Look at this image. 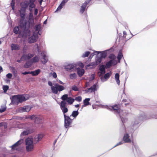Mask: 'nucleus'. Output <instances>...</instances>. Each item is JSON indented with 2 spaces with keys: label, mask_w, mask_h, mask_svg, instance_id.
<instances>
[{
  "label": "nucleus",
  "mask_w": 157,
  "mask_h": 157,
  "mask_svg": "<svg viewBox=\"0 0 157 157\" xmlns=\"http://www.w3.org/2000/svg\"><path fill=\"white\" fill-rule=\"evenodd\" d=\"M20 18L19 20L20 26L23 28L22 33L19 36L23 38H26L31 34V32L29 29L30 25L34 23V18L32 13L30 12L28 15V20L27 16H26L25 11L23 9L19 10Z\"/></svg>",
  "instance_id": "obj_1"
},
{
  "label": "nucleus",
  "mask_w": 157,
  "mask_h": 157,
  "mask_svg": "<svg viewBox=\"0 0 157 157\" xmlns=\"http://www.w3.org/2000/svg\"><path fill=\"white\" fill-rule=\"evenodd\" d=\"M142 118V117L136 118L130 127L125 128V132L123 138L124 141L127 143L131 142L132 137L130 133H132L134 130L137 127V125L141 122Z\"/></svg>",
  "instance_id": "obj_2"
},
{
  "label": "nucleus",
  "mask_w": 157,
  "mask_h": 157,
  "mask_svg": "<svg viewBox=\"0 0 157 157\" xmlns=\"http://www.w3.org/2000/svg\"><path fill=\"white\" fill-rule=\"evenodd\" d=\"M105 108L111 110H114V113L119 116L123 123L127 121L128 119L125 116L127 115L126 113L124 112L123 110L120 109L118 105H116L113 106L106 105Z\"/></svg>",
  "instance_id": "obj_3"
},
{
  "label": "nucleus",
  "mask_w": 157,
  "mask_h": 157,
  "mask_svg": "<svg viewBox=\"0 0 157 157\" xmlns=\"http://www.w3.org/2000/svg\"><path fill=\"white\" fill-rule=\"evenodd\" d=\"M29 97V95H14L12 97V102L14 104H17L28 99Z\"/></svg>",
  "instance_id": "obj_4"
},
{
  "label": "nucleus",
  "mask_w": 157,
  "mask_h": 157,
  "mask_svg": "<svg viewBox=\"0 0 157 157\" xmlns=\"http://www.w3.org/2000/svg\"><path fill=\"white\" fill-rule=\"evenodd\" d=\"M26 147L28 151L33 150L34 147L33 139L30 137H28L25 140Z\"/></svg>",
  "instance_id": "obj_5"
},
{
  "label": "nucleus",
  "mask_w": 157,
  "mask_h": 157,
  "mask_svg": "<svg viewBox=\"0 0 157 157\" xmlns=\"http://www.w3.org/2000/svg\"><path fill=\"white\" fill-rule=\"evenodd\" d=\"M23 142V139H21L11 147L12 149L17 151H21L22 148L21 145Z\"/></svg>",
  "instance_id": "obj_6"
},
{
  "label": "nucleus",
  "mask_w": 157,
  "mask_h": 157,
  "mask_svg": "<svg viewBox=\"0 0 157 157\" xmlns=\"http://www.w3.org/2000/svg\"><path fill=\"white\" fill-rule=\"evenodd\" d=\"M65 89L64 87L61 85H59L58 83L54 84V86H52V92L55 94H57L58 92H60Z\"/></svg>",
  "instance_id": "obj_7"
},
{
  "label": "nucleus",
  "mask_w": 157,
  "mask_h": 157,
  "mask_svg": "<svg viewBox=\"0 0 157 157\" xmlns=\"http://www.w3.org/2000/svg\"><path fill=\"white\" fill-rule=\"evenodd\" d=\"M65 69L69 72H74L76 71V64L75 63H69L64 66Z\"/></svg>",
  "instance_id": "obj_8"
},
{
  "label": "nucleus",
  "mask_w": 157,
  "mask_h": 157,
  "mask_svg": "<svg viewBox=\"0 0 157 157\" xmlns=\"http://www.w3.org/2000/svg\"><path fill=\"white\" fill-rule=\"evenodd\" d=\"M40 57V61L42 64H45L48 62V56L46 52H42Z\"/></svg>",
  "instance_id": "obj_9"
},
{
  "label": "nucleus",
  "mask_w": 157,
  "mask_h": 157,
  "mask_svg": "<svg viewBox=\"0 0 157 157\" xmlns=\"http://www.w3.org/2000/svg\"><path fill=\"white\" fill-rule=\"evenodd\" d=\"M26 118H30L32 120H34L36 123L39 124L42 121V117L39 115H33L32 116H29Z\"/></svg>",
  "instance_id": "obj_10"
},
{
  "label": "nucleus",
  "mask_w": 157,
  "mask_h": 157,
  "mask_svg": "<svg viewBox=\"0 0 157 157\" xmlns=\"http://www.w3.org/2000/svg\"><path fill=\"white\" fill-rule=\"evenodd\" d=\"M98 88V85L96 84H95L91 86L90 87L87 88L83 91H84L85 94H90L97 91Z\"/></svg>",
  "instance_id": "obj_11"
},
{
  "label": "nucleus",
  "mask_w": 157,
  "mask_h": 157,
  "mask_svg": "<svg viewBox=\"0 0 157 157\" xmlns=\"http://www.w3.org/2000/svg\"><path fill=\"white\" fill-rule=\"evenodd\" d=\"M64 126L66 128H68L71 127V124L72 120L70 118V117L64 115Z\"/></svg>",
  "instance_id": "obj_12"
},
{
  "label": "nucleus",
  "mask_w": 157,
  "mask_h": 157,
  "mask_svg": "<svg viewBox=\"0 0 157 157\" xmlns=\"http://www.w3.org/2000/svg\"><path fill=\"white\" fill-rule=\"evenodd\" d=\"M38 38V33L36 31L34 32L32 36L28 39V42L29 43H32L35 42Z\"/></svg>",
  "instance_id": "obj_13"
},
{
  "label": "nucleus",
  "mask_w": 157,
  "mask_h": 157,
  "mask_svg": "<svg viewBox=\"0 0 157 157\" xmlns=\"http://www.w3.org/2000/svg\"><path fill=\"white\" fill-rule=\"evenodd\" d=\"M91 0H86L84 3L81 6V7L80 10V13H82L84 12L87 5L89 3Z\"/></svg>",
  "instance_id": "obj_14"
},
{
  "label": "nucleus",
  "mask_w": 157,
  "mask_h": 157,
  "mask_svg": "<svg viewBox=\"0 0 157 157\" xmlns=\"http://www.w3.org/2000/svg\"><path fill=\"white\" fill-rule=\"evenodd\" d=\"M35 0H30L29 2V4L28 8L30 12H33V9L35 8L36 5L34 4Z\"/></svg>",
  "instance_id": "obj_15"
},
{
  "label": "nucleus",
  "mask_w": 157,
  "mask_h": 157,
  "mask_svg": "<svg viewBox=\"0 0 157 157\" xmlns=\"http://www.w3.org/2000/svg\"><path fill=\"white\" fill-rule=\"evenodd\" d=\"M33 54L29 53L28 54H24L21 57V59L22 60H26L29 59L34 56Z\"/></svg>",
  "instance_id": "obj_16"
},
{
  "label": "nucleus",
  "mask_w": 157,
  "mask_h": 157,
  "mask_svg": "<svg viewBox=\"0 0 157 157\" xmlns=\"http://www.w3.org/2000/svg\"><path fill=\"white\" fill-rule=\"evenodd\" d=\"M31 109V107L29 105L25 106L22 107L20 108L19 109V111L20 112H29Z\"/></svg>",
  "instance_id": "obj_17"
},
{
  "label": "nucleus",
  "mask_w": 157,
  "mask_h": 157,
  "mask_svg": "<svg viewBox=\"0 0 157 157\" xmlns=\"http://www.w3.org/2000/svg\"><path fill=\"white\" fill-rule=\"evenodd\" d=\"M43 136L44 135L43 134H39L36 136L34 138V143H37L41 140Z\"/></svg>",
  "instance_id": "obj_18"
},
{
  "label": "nucleus",
  "mask_w": 157,
  "mask_h": 157,
  "mask_svg": "<svg viewBox=\"0 0 157 157\" xmlns=\"http://www.w3.org/2000/svg\"><path fill=\"white\" fill-rule=\"evenodd\" d=\"M105 66L104 65H101L99 68L100 71L98 72V74L99 76L105 73Z\"/></svg>",
  "instance_id": "obj_19"
},
{
  "label": "nucleus",
  "mask_w": 157,
  "mask_h": 157,
  "mask_svg": "<svg viewBox=\"0 0 157 157\" xmlns=\"http://www.w3.org/2000/svg\"><path fill=\"white\" fill-rule=\"evenodd\" d=\"M76 70H77V73L79 77L82 76L84 74L85 70L83 68L76 67Z\"/></svg>",
  "instance_id": "obj_20"
},
{
  "label": "nucleus",
  "mask_w": 157,
  "mask_h": 157,
  "mask_svg": "<svg viewBox=\"0 0 157 157\" xmlns=\"http://www.w3.org/2000/svg\"><path fill=\"white\" fill-rule=\"evenodd\" d=\"M117 63L116 61L112 59L106 63L105 67L106 68H109L112 65H115Z\"/></svg>",
  "instance_id": "obj_21"
},
{
  "label": "nucleus",
  "mask_w": 157,
  "mask_h": 157,
  "mask_svg": "<svg viewBox=\"0 0 157 157\" xmlns=\"http://www.w3.org/2000/svg\"><path fill=\"white\" fill-rule=\"evenodd\" d=\"M29 4V2L25 1L21 3V8L20 9H23L25 10L26 11V9L28 7Z\"/></svg>",
  "instance_id": "obj_22"
},
{
  "label": "nucleus",
  "mask_w": 157,
  "mask_h": 157,
  "mask_svg": "<svg viewBox=\"0 0 157 157\" xmlns=\"http://www.w3.org/2000/svg\"><path fill=\"white\" fill-rule=\"evenodd\" d=\"M11 50H19L20 47L17 44H11Z\"/></svg>",
  "instance_id": "obj_23"
},
{
  "label": "nucleus",
  "mask_w": 157,
  "mask_h": 157,
  "mask_svg": "<svg viewBox=\"0 0 157 157\" xmlns=\"http://www.w3.org/2000/svg\"><path fill=\"white\" fill-rule=\"evenodd\" d=\"M96 66L94 62H92L85 66L86 69H92L94 68Z\"/></svg>",
  "instance_id": "obj_24"
},
{
  "label": "nucleus",
  "mask_w": 157,
  "mask_h": 157,
  "mask_svg": "<svg viewBox=\"0 0 157 157\" xmlns=\"http://www.w3.org/2000/svg\"><path fill=\"white\" fill-rule=\"evenodd\" d=\"M102 60V59L99 56V54L98 55H97L95 59V61L94 62L96 66L101 63Z\"/></svg>",
  "instance_id": "obj_25"
},
{
  "label": "nucleus",
  "mask_w": 157,
  "mask_h": 157,
  "mask_svg": "<svg viewBox=\"0 0 157 157\" xmlns=\"http://www.w3.org/2000/svg\"><path fill=\"white\" fill-rule=\"evenodd\" d=\"M33 63L38 62L40 60V57L39 56H36L31 59Z\"/></svg>",
  "instance_id": "obj_26"
},
{
  "label": "nucleus",
  "mask_w": 157,
  "mask_h": 157,
  "mask_svg": "<svg viewBox=\"0 0 157 157\" xmlns=\"http://www.w3.org/2000/svg\"><path fill=\"white\" fill-rule=\"evenodd\" d=\"M120 75L118 73H116L115 75V78L116 81L118 85H120V81L119 80Z\"/></svg>",
  "instance_id": "obj_27"
},
{
  "label": "nucleus",
  "mask_w": 157,
  "mask_h": 157,
  "mask_svg": "<svg viewBox=\"0 0 157 157\" xmlns=\"http://www.w3.org/2000/svg\"><path fill=\"white\" fill-rule=\"evenodd\" d=\"M99 56L101 57L102 59V58H105L106 56V54L105 51L103 52H99Z\"/></svg>",
  "instance_id": "obj_28"
},
{
  "label": "nucleus",
  "mask_w": 157,
  "mask_h": 157,
  "mask_svg": "<svg viewBox=\"0 0 157 157\" xmlns=\"http://www.w3.org/2000/svg\"><path fill=\"white\" fill-rule=\"evenodd\" d=\"M40 71V70L39 69H38L35 71H31L30 74H32L33 76H36L38 75Z\"/></svg>",
  "instance_id": "obj_29"
},
{
  "label": "nucleus",
  "mask_w": 157,
  "mask_h": 157,
  "mask_svg": "<svg viewBox=\"0 0 157 157\" xmlns=\"http://www.w3.org/2000/svg\"><path fill=\"white\" fill-rule=\"evenodd\" d=\"M90 100V98H86L83 101L84 106H86L90 104L89 101Z\"/></svg>",
  "instance_id": "obj_30"
},
{
  "label": "nucleus",
  "mask_w": 157,
  "mask_h": 157,
  "mask_svg": "<svg viewBox=\"0 0 157 157\" xmlns=\"http://www.w3.org/2000/svg\"><path fill=\"white\" fill-rule=\"evenodd\" d=\"M78 109L77 111H73L71 114L70 115V117L72 116L75 118L79 114V113L78 111Z\"/></svg>",
  "instance_id": "obj_31"
},
{
  "label": "nucleus",
  "mask_w": 157,
  "mask_h": 157,
  "mask_svg": "<svg viewBox=\"0 0 157 157\" xmlns=\"http://www.w3.org/2000/svg\"><path fill=\"white\" fill-rule=\"evenodd\" d=\"M74 99L73 98L71 97H69L67 99V102L69 104L71 105L74 102Z\"/></svg>",
  "instance_id": "obj_32"
},
{
  "label": "nucleus",
  "mask_w": 157,
  "mask_h": 157,
  "mask_svg": "<svg viewBox=\"0 0 157 157\" xmlns=\"http://www.w3.org/2000/svg\"><path fill=\"white\" fill-rule=\"evenodd\" d=\"M33 62H32L31 60L30 61H28L24 65V67L25 68H28L30 67L32 64Z\"/></svg>",
  "instance_id": "obj_33"
},
{
  "label": "nucleus",
  "mask_w": 157,
  "mask_h": 157,
  "mask_svg": "<svg viewBox=\"0 0 157 157\" xmlns=\"http://www.w3.org/2000/svg\"><path fill=\"white\" fill-rule=\"evenodd\" d=\"M77 77V74L76 73L71 74L69 75V77L71 79H75Z\"/></svg>",
  "instance_id": "obj_34"
},
{
  "label": "nucleus",
  "mask_w": 157,
  "mask_h": 157,
  "mask_svg": "<svg viewBox=\"0 0 157 157\" xmlns=\"http://www.w3.org/2000/svg\"><path fill=\"white\" fill-rule=\"evenodd\" d=\"M31 132H29V131H24L22 132L20 136L22 137L28 135L29 133H31Z\"/></svg>",
  "instance_id": "obj_35"
},
{
  "label": "nucleus",
  "mask_w": 157,
  "mask_h": 157,
  "mask_svg": "<svg viewBox=\"0 0 157 157\" xmlns=\"http://www.w3.org/2000/svg\"><path fill=\"white\" fill-rule=\"evenodd\" d=\"M13 31L16 34H18L19 33V28L18 26H16L14 28Z\"/></svg>",
  "instance_id": "obj_36"
},
{
  "label": "nucleus",
  "mask_w": 157,
  "mask_h": 157,
  "mask_svg": "<svg viewBox=\"0 0 157 157\" xmlns=\"http://www.w3.org/2000/svg\"><path fill=\"white\" fill-rule=\"evenodd\" d=\"M41 28V25L40 24L36 25L35 26V29L36 31H38L37 32L38 33V34H39L40 35V34L39 33V31Z\"/></svg>",
  "instance_id": "obj_37"
},
{
  "label": "nucleus",
  "mask_w": 157,
  "mask_h": 157,
  "mask_svg": "<svg viewBox=\"0 0 157 157\" xmlns=\"http://www.w3.org/2000/svg\"><path fill=\"white\" fill-rule=\"evenodd\" d=\"M67 102L66 101H61L60 103V108H61L63 107H65L66 106Z\"/></svg>",
  "instance_id": "obj_38"
},
{
  "label": "nucleus",
  "mask_w": 157,
  "mask_h": 157,
  "mask_svg": "<svg viewBox=\"0 0 157 157\" xmlns=\"http://www.w3.org/2000/svg\"><path fill=\"white\" fill-rule=\"evenodd\" d=\"M12 71L15 77H16L17 75V71L14 67H11Z\"/></svg>",
  "instance_id": "obj_39"
},
{
  "label": "nucleus",
  "mask_w": 157,
  "mask_h": 157,
  "mask_svg": "<svg viewBox=\"0 0 157 157\" xmlns=\"http://www.w3.org/2000/svg\"><path fill=\"white\" fill-rule=\"evenodd\" d=\"M123 57V56L122 53L121 52H119L117 57L118 62L119 63L120 62V60Z\"/></svg>",
  "instance_id": "obj_40"
},
{
  "label": "nucleus",
  "mask_w": 157,
  "mask_h": 157,
  "mask_svg": "<svg viewBox=\"0 0 157 157\" xmlns=\"http://www.w3.org/2000/svg\"><path fill=\"white\" fill-rule=\"evenodd\" d=\"M62 110V112L63 114V115L65 114V113L68 112V110L67 108L66 107H64L61 108Z\"/></svg>",
  "instance_id": "obj_41"
},
{
  "label": "nucleus",
  "mask_w": 157,
  "mask_h": 157,
  "mask_svg": "<svg viewBox=\"0 0 157 157\" xmlns=\"http://www.w3.org/2000/svg\"><path fill=\"white\" fill-rule=\"evenodd\" d=\"M68 95L67 94H64L61 97V99L63 100V101H65L67 100V99L68 98Z\"/></svg>",
  "instance_id": "obj_42"
},
{
  "label": "nucleus",
  "mask_w": 157,
  "mask_h": 157,
  "mask_svg": "<svg viewBox=\"0 0 157 157\" xmlns=\"http://www.w3.org/2000/svg\"><path fill=\"white\" fill-rule=\"evenodd\" d=\"M90 53L89 52H86L85 53L83 54L82 55V57L83 58L87 57L89 56Z\"/></svg>",
  "instance_id": "obj_43"
},
{
  "label": "nucleus",
  "mask_w": 157,
  "mask_h": 157,
  "mask_svg": "<svg viewBox=\"0 0 157 157\" xmlns=\"http://www.w3.org/2000/svg\"><path fill=\"white\" fill-rule=\"evenodd\" d=\"M64 6L61 3L60 4V5L57 8V9L55 11V12H56L58 11H60L61 9Z\"/></svg>",
  "instance_id": "obj_44"
},
{
  "label": "nucleus",
  "mask_w": 157,
  "mask_h": 157,
  "mask_svg": "<svg viewBox=\"0 0 157 157\" xmlns=\"http://www.w3.org/2000/svg\"><path fill=\"white\" fill-rule=\"evenodd\" d=\"M99 52L97 51H94V52L93 53H91L90 57V58H92V57L95 55L97 54V55H98L99 54Z\"/></svg>",
  "instance_id": "obj_45"
},
{
  "label": "nucleus",
  "mask_w": 157,
  "mask_h": 157,
  "mask_svg": "<svg viewBox=\"0 0 157 157\" xmlns=\"http://www.w3.org/2000/svg\"><path fill=\"white\" fill-rule=\"evenodd\" d=\"M76 64V66L77 65L79 66L80 67V68H83L84 67V65L81 62H78Z\"/></svg>",
  "instance_id": "obj_46"
},
{
  "label": "nucleus",
  "mask_w": 157,
  "mask_h": 157,
  "mask_svg": "<svg viewBox=\"0 0 157 157\" xmlns=\"http://www.w3.org/2000/svg\"><path fill=\"white\" fill-rule=\"evenodd\" d=\"M3 89L4 93H6L9 89V87L7 86H4L3 87Z\"/></svg>",
  "instance_id": "obj_47"
},
{
  "label": "nucleus",
  "mask_w": 157,
  "mask_h": 157,
  "mask_svg": "<svg viewBox=\"0 0 157 157\" xmlns=\"http://www.w3.org/2000/svg\"><path fill=\"white\" fill-rule=\"evenodd\" d=\"M72 89L75 91H77L78 90V88L75 85L72 86Z\"/></svg>",
  "instance_id": "obj_48"
},
{
  "label": "nucleus",
  "mask_w": 157,
  "mask_h": 157,
  "mask_svg": "<svg viewBox=\"0 0 157 157\" xmlns=\"http://www.w3.org/2000/svg\"><path fill=\"white\" fill-rule=\"evenodd\" d=\"M82 97L81 96H78L75 98V100L78 101H80L82 100Z\"/></svg>",
  "instance_id": "obj_49"
},
{
  "label": "nucleus",
  "mask_w": 157,
  "mask_h": 157,
  "mask_svg": "<svg viewBox=\"0 0 157 157\" xmlns=\"http://www.w3.org/2000/svg\"><path fill=\"white\" fill-rule=\"evenodd\" d=\"M124 142L123 141H120V142H118V143H117L116 145L114 146L113 148H114L117 146L119 145H121L122 144H123L124 143Z\"/></svg>",
  "instance_id": "obj_50"
},
{
  "label": "nucleus",
  "mask_w": 157,
  "mask_h": 157,
  "mask_svg": "<svg viewBox=\"0 0 157 157\" xmlns=\"http://www.w3.org/2000/svg\"><path fill=\"white\" fill-rule=\"evenodd\" d=\"M107 79L105 78V77L103 76H101V81L102 82H104L105 81H106L107 80Z\"/></svg>",
  "instance_id": "obj_51"
},
{
  "label": "nucleus",
  "mask_w": 157,
  "mask_h": 157,
  "mask_svg": "<svg viewBox=\"0 0 157 157\" xmlns=\"http://www.w3.org/2000/svg\"><path fill=\"white\" fill-rule=\"evenodd\" d=\"M110 75L109 73H107L105 74L104 76L106 79H107L110 77Z\"/></svg>",
  "instance_id": "obj_52"
},
{
  "label": "nucleus",
  "mask_w": 157,
  "mask_h": 157,
  "mask_svg": "<svg viewBox=\"0 0 157 157\" xmlns=\"http://www.w3.org/2000/svg\"><path fill=\"white\" fill-rule=\"evenodd\" d=\"M6 77L9 78H11L12 77V75L11 74L9 73L6 75Z\"/></svg>",
  "instance_id": "obj_53"
},
{
  "label": "nucleus",
  "mask_w": 157,
  "mask_h": 157,
  "mask_svg": "<svg viewBox=\"0 0 157 157\" xmlns=\"http://www.w3.org/2000/svg\"><path fill=\"white\" fill-rule=\"evenodd\" d=\"M6 107H4L3 108H0V113H2L4 111H5L6 110Z\"/></svg>",
  "instance_id": "obj_54"
},
{
  "label": "nucleus",
  "mask_w": 157,
  "mask_h": 157,
  "mask_svg": "<svg viewBox=\"0 0 157 157\" xmlns=\"http://www.w3.org/2000/svg\"><path fill=\"white\" fill-rule=\"evenodd\" d=\"M69 0H63L62 2L61 3L64 6L65 3L67 2Z\"/></svg>",
  "instance_id": "obj_55"
},
{
  "label": "nucleus",
  "mask_w": 157,
  "mask_h": 157,
  "mask_svg": "<svg viewBox=\"0 0 157 157\" xmlns=\"http://www.w3.org/2000/svg\"><path fill=\"white\" fill-rule=\"evenodd\" d=\"M34 49L35 48V49H37L38 52H39V49L38 45V44H36L35 45V46H34Z\"/></svg>",
  "instance_id": "obj_56"
},
{
  "label": "nucleus",
  "mask_w": 157,
  "mask_h": 157,
  "mask_svg": "<svg viewBox=\"0 0 157 157\" xmlns=\"http://www.w3.org/2000/svg\"><path fill=\"white\" fill-rule=\"evenodd\" d=\"M52 76L54 78H56L57 77V74H56V72H53L52 74Z\"/></svg>",
  "instance_id": "obj_57"
},
{
  "label": "nucleus",
  "mask_w": 157,
  "mask_h": 157,
  "mask_svg": "<svg viewBox=\"0 0 157 157\" xmlns=\"http://www.w3.org/2000/svg\"><path fill=\"white\" fill-rule=\"evenodd\" d=\"M38 13V10L37 9H35L34 10V14L35 15H37Z\"/></svg>",
  "instance_id": "obj_58"
},
{
  "label": "nucleus",
  "mask_w": 157,
  "mask_h": 157,
  "mask_svg": "<svg viewBox=\"0 0 157 157\" xmlns=\"http://www.w3.org/2000/svg\"><path fill=\"white\" fill-rule=\"evenodd\" d=\"M48 84L49 86H51V89H52V86H54H54H53L52 85V83L50 82V81H49L48 82Z\"/></svg>",
  "instance_id": "obj_59"
},
{
  "label": "nucleus",
  "mask_w": 157,
  "mask_h": 157,
  "mask_svg": "<svg viewBox=\"0 0 157 157\" xmlns=\"http://www.w3.org/2000/svg\"><path fill=\"white\" fill-rule=\"evenodd\" d=\"M94 78H95V75H94V74H92L91 75V77H90V79L91 80H93V79Z\"/></svg>",
  "instance_id": "obj_60"
},
{
  "label": "nucleus",
  "mask_w": 157,
  "mask_h": 157,
  "mask_svg": "<svg viewBox=\"0 0 157 157\" xmlns=\"http://www.w3.org/2000/svg\"><path fill=\"white\" fill-rule=\"evenodd\" d=\"M22 74L23 75H27V74H30V72L29 71H28V72L25 71L24 72H23L22 73Z\"/></svg>",
  "instance_id": "obj_61"
},
{
  "label": "nucleus",
  "mask_w": 157,
  "mask_h": 157,
  "mask_svg": "<svg viewBox=\"0 0 157 157\" xmlns=\"http://www.w3.org/2000/svg\"><path fill=\"white\" fill-rule=\"evenodd\" d=\"M110 58H113V59L116 58V56L113 54H111L110 56Z\"/></svg>",
  "instance_id": "obj_62"
},
{
  "label": "nucleus",
  "mask_w": 157,
  "mask_h": 157,
  "mask_svg": "<svg viewBox=\"0 0 157 157\" xmlns=\"http://www.w3.org/2000/svg\"><path fill=\"white\" fill-rule=\"evenodd\" d=\"M60 84H63L64 83L61 81L60 80H58L57 81Z\"/></svg>",
  "instance_id": "obj_63"
},
{
  "label": "nucleus",
  "mask_w": 157,
  "mask_h": 157,
  "mask_svg": "<svg viewBox=\"0 0 157 157\" xmlns=\"http://www.w3.org/2000/svg\"><path fill=\"white\" fill-rule=\"evenodd\" d=\"M123 34H124L123 37H126L125 35H126V32L125 31H124L123 32Z\"/></svg>",
  "instance_id": "obj_64"
}]
</instances>
